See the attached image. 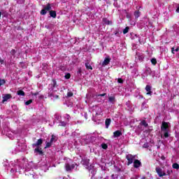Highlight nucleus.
I'll return each instance as SVG.
<instances>
[{
  "label": "nucleus",
  "instance_id": "3",
  "mask_svg": "<svg viewBox=\"0 0 179 179\" xmlns=\"http://www.w3.org/2000/svg\"><path fill=\"white\" fill-rule=\"evenodd\" d=\"M58 87V84L57 83V80L52 79V83L49 85V89L52 90V92H57V90H54V89Z\"/></svg>",
  "mask_w": 179,
  "mask_h": 179
},
{
  "label": "nucleus",
  "instance_id": "24",
  "mask_svg": "<svg viewBox=\"0 0 179 179\" xmlns=\"http://www.w3.org/2000/svg\"><path fill=\"white\" fill-rule=\"evenodd\" d=\"M115 36H117V37H120V34H121V32H120V29H117L114 31Z\"/></svg>",
  "mask_w": 179,
  "mask_h": 179
},
{
  "label": "nucleus",
  "instance_id": "31",
  "mask_svg": "<svg viewBox=\"0 0 179 179\" xmlns=\"http://www.w3.org/2000/svg\"><path fill=\"white\" fill-rule=\"evenodd\" d=\"M33 103V99H29L25 102L26 106H29V104H31Z\"/></svg>",
  "mask_w": 179,
  "mask_h": 179
},
{
  "label": "nucleus",
  "instance_id": "53",
  "mask_svg": "<svg viewBox=\"0 0 179 179\" xmlns=\"http://www.w3.org/2000/svg\"><path fill=\"white\" fill-rule=\"evenodd\" d=\"M127 17H129V16H128V15H127Z\"/></svg>",
  "mask_w": 179,
  "mask_h": 179
},
{
  "label": "nucleus",
  "instance_id": "1",
  "mask_svg": "<svg viewBox=\"0 0 179 179\" xmlns=\"http://www.w3.org/2000/svg\"><path fill=\"white\" fill-rule=\"evenodd\" d=\"M126 159L127 160V166H131L135 162V155H132L131 154L127 155Z\"/></svg>",
  "mask_w": 179,
  "mask_h": 179
},
{
  "label": "nucleus",
  "instance_id": "21",
  "mask_svg": "<svg viewBox=\"0 0 179 179\" xmlns=\"http://www.w3.org/2000/svg\"><path fill=\"white\" fill-rule=\"evenodd\" d=\"M85 68L86 69H90L91 71H93V67H92V66L90 65V63L87 62L85 63Z\"/></svg>",
  "mask_w": 179,
  "mask_h": 179
},
{
  "label": "nucleus",
  "instance_id": "28",
  "mask_svg": "<svg viewBox=\"0 0 179 179\" xmlns=\"http://www.w3.org/2000/svg\"><path fill=\"white\" fill-rule=\"evenodd\" d=\"M151 64H152V65H156V64H157V60L156 59V58H152L151 59Z\"/></svg>",
  "mask_w": 179,
  "mask_h": 179
},
{
  "label": "nucleus",
  "instance_id": "43",
  "mask_svg": "<svg viewBox=\"0 0 179 179\" xmlns=\"http://www.w3.org/2000/svg\"><path fill=\"white\" fill-rule=\"evenodd\" d=\"M171 52H172V54H174V48H171Z\"/></svg>",
  "mask_w": 179,
  "mask_h": 179
},
{
  "label": "nucleus",
  "instance_id": "33",
  "mask_svg": "<svg viewBox=\"0 0 179 179\" xmlns=\"http://www.w3.org/2000/svg\"><path fill=\"white\" fill-rule=\"evenodd\" d=\"M6 83V81H5L4 79H0V86H2Z\"/></svg>",
  "mask_w": 179,
  "mask_h": 179
},
{
  "label": "nucleus",
  "instance_id": "10",
  "mask_svg": "<svg viewBox=\"0 0 179 179\" xmlns=\"http://www.w3.org/2000/svg\"><path fill=\"white\" fill-rule=\"evenodd\" d=\"M145 90L147 92L146 94L149 96H152V87L150 85H146L145 86Z\"/></svg>",
  "mask_w": 179,
  "mask_h": 179
},
{
  "label": "nucleus",
  "instance_id": "18",
  "mask_svg": "<svg viewBox=\"0 0 179 179\" xmlns=\"http://www.w3.org/2000/svg\"><path fill=\"white\" fill-rule=\"evenodd\" d=\"M110 124H111V119L107 118L105 121L106 127L108 128V127H110Z\"/></svg>",
  "mask_w": 179,
  "mask_h": 179
},
{
  "label": "nucleus",
  "instance_id": "36",
  "mask_svg": "<svg viewBox=\"0 0 179 179\" xmlns=\"http://www.w3.org/2000/svg\"><path fill=\"white\" fill-rule=\"evenodd\" d=\"M72 96H73V92H67V97H72Z\"/></svg>",
  "mask_w": 179,
  "mask_h": 179
},
{
  "label": "nucleus",
  "instance_id": "52",
  "mask_svg": "<svg viewBox=\"0 0 179 179\" xmlns=\"http://www.w3.org/2000/svg\"><path fill=\"white\" fill-rule=\"evenodd\" d=\"M96 115H99V113H96Z\"/></svg>",
  "mask_w": 179,
  "mask_h": 179
},
{
  "label": "nucleus",
  "instance_id": "42",
  "mask_svg": "<svg viewBox=\"0 0 179 179\" xmlns=\"http://www.w3.org/2000/svg\"><path fill=\"white\" fill-rule=\"evenodd\" d=\"M161 159H162V160H166V157H164V155H162L161 157Z\"/></svg>",
  "mask_w": 179,
  "mask_h": 179
},
{
  "label": "nucleus",
  "instance_id": "39",
  "mask_svg": "<svg viewBox=\"0 0 179 179\" xmlns=\"http://www.w3.org/2000/svg\"><path fill=\"white\" fill-rule=\"evenodd\" d=\"M117 83H124V80H122V78H118L117 79Z\"/></svg>",
  "mask_w": 179,
  "mask_h": 179
},
{
  "label": "nucleus",
  "instance_id": "40",
  "mask_svg": "<svg viewBox=\"0 0 179 179\" xmlns=\"http://www.w3.org/2000/svg\"><path fill=\"white\" fill-rule=\"evenodd\" d=\"M104 96H107L106 93H103V94H101L98 95V97L101 96V97H104Z\"/></svg>",
  "mask_w": 179,
  "mask_h": 179
},
{
  "label": "nucleus",
  "instance_id": "12",
  "mask_svg": "<svg viewBox=\"0 0 179 179\" xmlns=\"http://www.w3.org/2000/svg\"><path fill=\"white\" fill-rule=\"evenodd\" d=\"M122 135V132L120 130H117L113 133V138H120Z\"/></svg>",
  "mask_w": 179,
  "mask_h": 179
},
{
  "label": "nucleus",
  "instance_id": "51",
  "mask_svg": "<svg viewBox=\"0 0 179 179\" xmlns=\"http://www.w3.org/2000/svg\"><path fill=\"white\" fill-rule=\"evenodd\" d=\"M20 64H23V62H20Z\"/></svg>",
  "mask_w": 179,
  "mask_h": 179
},
{
  "label": "nucleus",
  "instance_id": "30",
  "mask_svg": "<svg viewBox=\"0 0 179 179\" xmlns=\"http://www.w3.org/2000/svg\"><path fill=\"white\" fill-rule=\"evenodd\" d=\"M59 70L63 71V72H65V71H66V67H65L64 66L61 65L59 66Z\"/></svg>",
  "mask_w": 179,
  "mask_h": 179
},
{
  "label": "nucleus",
  "instance_id": "5",
  "mask_svg": "<svg viewBox=\"0 0 179 179\" xmlns=\"http://www.w3.org/2000/svg\"><path fill=\"white\" fill-rule=\"evenodd\" d=\"M41 145H43V138H39L35 143L32 144V147L38 148L39 146H41Z\"/></svg>",
  "mask_w": 179,
  "mask_h": 179
},
{
  "label": "nucleus",
  "instance_id": "19",
  "mask_svg": "<svg viewBox=\"0 0 179 179\" xmlns=\"http://www.w3.org/2000/svg\"><path fill=\"white\" fill-rule=\"evenodd\" d=\"M108 101L110 103H113V104H114V103H115V96H109Z\"/></svg>",
  "mask_w": 179,
  "mask_h": 179
},
{
  "label": "nucleus",
  "instance_id": "15",
  "mask_svg": "<svg viewBox=\"0 0 179 179\" xmlns=\"http://www.w3.org/2000/svg\"><path fill=\"white\" fill-rule=\"evenodd\" d=\"M49 14L51 17H53V19H55L57 17V11L55 10H49Z\"/></svg>",
  "mask_w": 179,
  "mask_h": 179
},
{
  "label": "nucleus",
  "instance_id": "22",
  "mask_svg": "<svg viewBox=\"0 0 179 179\" xmlns=\"http://www.w3.org/2000/svg\"><path fill=\"white\" fill-rule=\"evenodd\" d=\"M134 16H135L136 19H138V17H139V16H141V11H139V10H136L134 12Z\"/></svg>",
  "mask_w": 179,
  "mask_h": 179
},
{
  "label": "nucleus",
  "instance_id": "13",
  "mask_svg": "<svg viewBox=\"0 0 179 179\" xmlns=\"http://www.w3.org/2000/svg\"><path fill=\"white\" fill-rule=\"evenodd\" d=\"M102 21L104 23V24H107V25L113 24V21H110L108 19H107V17H103L102 19Z\"/></svg>",
  "mask_w": 179,
  "mask_h": 179
},
{
  "label": "nucleus",
  "instance_id": "9",
  "mask_svg": "<svg viewBox=\"0 0 179 179\" xmlns=\"http://www.w3.org/2000/svg\"><path fill=\"white\" fill-rule=\"evenodd\" d=\"M9 99H12V94H6L3 96L2 103H5V101H8Z\"/></svg>",
  "mask_w": 179,
  "mask_h": 179
},
{
  "label": "nucleus",
  "instance_id": "50",
  "mask_svg": "<svg viewBox=\"0 0 179 179\" xmlns=\"http://www.w3.org/2000/svg\"><path fill=\"white\" fill-rule=\"evenodd\" d=\"M1 15H2V13L0 12V17H1Z\"/></svg>",
  "mask_w": 179,
  "mask_h": 179
},
{
  "label": "nucleus",
  "instance_id": "6",
  "mask_svg": "<svg viewBox=\"0 0 179 179\" xmlns=\"http://www.w3.org/2000/svg\"><path fill=\"white\" fill-rule=\"evenodd\" d=\"M142 166V162L138 159H135L134 162V169H139V167Z\"/></svg>",
  "mask_w": 179,
  "mask_h": 179
},
{
  "label": "nucleus",
  "instance_id": "54",
  "mask_svg": "<svg viewBox=\"0 0 179 179\" xmlns=\"http://www.w3.org/2000/svg\"><path fill=\"white\" fill-rule=\"evenodd\" d=\"M114 1H117V0H114Z\"/></svg>",
  "mask_w": 179,
  "mask_h": 179
},
{
  "label": "nucleus",
  "instance_id": "45",
  "mask_svg": "<svg viewBox=\"0 0 179 179\" xmlns=\"http://www.w3.org/2000/svg\"><path fill=\"white\" fill-rule=\"evenodd\" d=\"M117 171H118V172L121 171V169L117 168Z\"/></svg>",
  "mask_w": 179,
  "mask_h": 179
},
{
  "label": "nucleus",
  "instance_id": "41",
  "mask_svg": "<svg viewBox=\"0 0 179 179\" xmlns=\"http://www.w3.org/2000/svg\"><path fill=\"white\" fill-rule=\"evenodd\" d=\"M55 139V138H54V135L52 136V138H50V143H52V142H54V140Z\"/></svg>",
  "mask_w": 179,
  "mask_h": 179
},
{
  "label": "nucleus",
  "instance_id": "11",
  "mask_svg": "<svg viewBox=\"0 0 179 179\" xmlns=\"http://www.w3.org/2000/svg\"><path fill=\"white\" fill-rule=\"evenodd\" d=\"M111 62V59L110 57H106L104 59V61L102 63L103 66H106V65H108L110 62Z\"/></svg>",
  "mask_w": 179,
  "mask_h": 179
},
{
  "label": "nucleus",
  "instance_id": "35",
  "mask_svg": "<svg viewBox=\"0 0 179 179\" xmlns=\"http://www.w3.org/2000/svg\"><path fill=\"white\" fill-rule=\"evenodd\" d=\"M59 126L60 127H66V122L61 121Z\"/></svg>",
  "mask_w": 179,
  "mask_h": 179
},
{
  "label": "nucleus",
  "instance_id": "46",
  "mask_svg": "<svg viewBox=\"0 0 179 179\" xmlns=\"http://www.w3.org/2000/svg\"><path fill=\"white\" fill-rule=\"evenodd\" d=\"M175 51H176V52H178V51H179V48H177L175 50Z\"/></svg>",
  "mask_w": 179,
  "mask_h": 179
},
{
  "label": "nucleus",
  "instance_id": "8",
  "mask_svg": "<svg viewBox=\"0 0 179 179\" xmlns=\"http://www.w3.org/2000/svg\"><path fill=\"white\" fill-rule=\"evenodd\" d=\"M65 168L66 171H71V170H73V169H75V164L71 165L69 164H66Z\"/></svg>",
  "mask_w": 179,
  "mask_h": 179
},
{
  "label": "nucleus",
  "instance_id": "34",
  "mask_svg": "<svg viewBox=\"0 0 179 179\" xmlns=\"http://www.w3.org/2000/svg\"><path fill=\"white\" fill-rule=\"evenodd\" d=\"M65 79H71V73H67L65 76H64Z\"/></svg>",
  "mask_w": 179,
  "mask_h": 179
},
{
  "label": "nucleus",
  "instance_id": "7",
  "mask_svg": "<svg viewBox=\"0 0 179 179\" xmlns=\"http://www.w3.org/2000/svg\"><path fill=\"white\" fill-rule=\"evenodd\" d=\"M169 128V123L166 122H163L161 126L162 131H168L167 129Z\"/></svg>",
  "mask_w": 179,
  "mask_h": 179
},
{
  "label": "nucleus",
  "instance_id": "37",
  "mask_svg": "<svg viewBox=\"0 0 179 179\" xmlns=\"http://www.w3.org/2000/svg\"><path fill=\"white\" fill-rule=\"evenodd\" d=\"M166 173H167L166 176H170L171 174V173H173V170L168 169Z\"/></svg>",
  "mask_w": 179,
  "mask_h": 179
},
{
  "label": "nucleus",
  "instance_id": "48",
  "mask_svg": "<svg viewBox=\"0 0 179 179\" xmlns=\"http://www.w3.org/2000/svg\"><path fill=\"white\" fill-rule=\"evenodd\" d=\"M141 179H146V177L143 176L141 178Z\"/></svg>",
  "mask_w": 179,
  "mask_h": 179
},
{
  "label": "nucleus",
  "instance_id": "38",
  "mask_svg": "<svg viewBox=\"0 0 179 179\" xmlns=\"http://www.w3.org/2000/svg\"><path fill=\"white\" fill-rule=\"evenodd\" d=\"M10 53L11 55H15V54H16V50L13 49V50H11Z\"/></svg>",
  "mask_w": 179,
  "mask_h": 179
},
{
  "label": "nucleus",
  "instance_id": "17",
  "mask_svg": "<svg viewBox=\"0 0 179 179\" xmlns=\"http://www.w3.org/2000/svg\"><path fill=\"white\" fill-rule=\"evenodd\" d=\"M34 152L36 153H38V155H43V150H41V148H39L38 147L35 148L34 150Z\"/></svg>",
  "mask_w": 179,
  "mask_h": 179
},
{
  "label": "nucleus",
  "instance_id": "2",
  "mask_svg": "<svg viewBox=\"0 0 179 179\" xmlns=\"http://www.w3.org/2000/svg\"><path fill=\"white\" fill-rule=\"evenodd\" d=\"M52 8H51V4L50 3H48L46 6H45L43 8V9H42L41 10V15H42L43 16H44L45 15H47V11H50L51 10Z\"/></svg>",
  "mask_w": 179,
  "mask_h": 179
},
{
  "label": "nucleus",
  "instance_id": "23",
  "mask_svg": "<svg viewBox=\"0 0 179 179\" xmlns=\"http://www.w3.org/2000/svg\"><path fill=\"white\" fill-rule=\"evenodd\" d=\"M17 94L18 96H25L26 94L24 93V91H23V90H18L17 92Z\"/></svg>",
  "mask_w": 179,
  "mask_h": 179
},
{
  "label": "nucleus",
  "instance_id": "27",
  "mask_svg": "<svg viewBox=\"0 0 179 179\" xmlns=\"http://www.w3.org/2000/svg\"><path fill=\"white\" fill-rule=\"evenodd\" d=\"M52 145V143H51L50 141L46 143V145L45 146V149H48V148H51Z\"/></svg>",
  "mask_w": 179,
  "mask_h": 179
},
{
  "label": "nucleus",
  "instance_id": "26",
  "mask_svg": "<svg viewBox=\"0 0 179 179\" xmlns=\"http://www.w3.org/2000/svg\"><path fill=\"white\" fill-rule=\"evenodd\" d=\"M129 31V27H126L125 29H123V34H127Z\"/></svg>",
  "mask_w": 179,
  "mask_h": 179
},
{
  "label": "nucleus",
  "instance_id": "16",
  "mask_svg": "<svg viewBox=\"0 0 179 179\" xmlns=\"http://www.w3.org/2000/svg\"><path fill=\"white\" fill-rule=\"evenodd\" d=\"M89 162H90V159H84L82 160V164H83V166H86L87 167H89Z\"/></svg>",
  "mask_w": 179,
  "mask_h": 179
},
{
  "label": "nucleus",
  "instance_id": "20",
  "mask_svg": "<svg viewBox=\"0 0 179 179\" xmlns=\"http://www.w3.org/2000/svg\"><path fill=\"white\" fill-rule=\"evenodd\" d=\"M141 125H143V127H145V128H148V127H149V124L146 122V120H142L141 122Z\"/></svg>",
  "mask_w": 179,
  "mask_h": 179
},
{
  "label": "nucleus",
  "instance_id": "29",
  "mask_svg": "<svg viewBox=\"0 0 179 179\" xmlns=\"http://www.w3.org/2000/svg\"><path fill=\"white\" fill-rule=\"evenodd\" d=\"M102 149H104L105 150L108 148V145L106 143H102L101 144Z\"/></svg>",
  "mask_w": 179,
  "mask_h": 179
},
{
  "label": "nucleus",
  "instance_id": "25",
  "mask_svg": "<svg viewBox=\"0 0 179 179\" xmlns=\"http://www.w3.org/2000/svg\"><path fill=\"white\" fill-rule=\"evenodd\" d=\"M173 169H175L176 170H178L179 169V164L177 163H174L172 165Z\"/></svg>",
  "mask_w": 179,
  "mask_h": 179
},
{
  "label": "nucleus",
  "instance_id": "49",
  "mask_svg": "<svg viewBox=\"0 0 179 179\" xmlns=\"http://www.w3.org/2000/svg\"><path fill=\"white\" fill-rule=\"evenodd\" d=\"M69 117H71V116L68 115V117H67L68 120H69Z\"/></svg>",
  "mask_w": 179,
  "mask_h": 179
},
{
  "label": "nucleus",
  "instance_id": "32",
  "mask_svg": "<svg viewBox=\"0 0 179 179\" xmlns=\"http://www.w3.org/2000/svg\"><path fill=\"white\" fill-rule=\"evenodd\" d=\"M164 138H169V130L164 131Z\"/></svg>",
  "mask_w": 179,
  "mask_h": 179
},
{
  "label": "nucleus",
  "instance_id": "4",
  "mask_svg": "<svg viewBox=\"0 0 179 179\" xmlns=\"http://www.w3.org/2000/svg\"><path fill=\"white\" fill-rule=\"evenodd\" d=\"M156 173H157L159 177H164V176H167V174L165 173L164 171H163V169L160 167H157L155 169Z\"/></svg>",
  "mask_w": 179,
  "mask_h": 179
},
{
  "label": "nucleus",
  "instance_id": "14",
  "mask_svg": "<svg viewBox=\"0 0 179 179\" xmlns=\"http://www.w3.org/2000/svg\"><path fill=\"white\" fill-rule=\"evenodd\" d=\"M48 97H52L55 100H58L59 99V95H55L54 94V91L51 93H48Z\"/></svg>",
  "mask_w": 179,
  "mask_h": 179
},
{
  "label": "nucleus",
  "instance_id": "47",
  "mask_svg": "<svg viewBox=\"0 0 179 179\" xmlns=\"http://www.w3.org/2000/svg\"><path fill=\"white\" fill-rule=\"evenodd\" d=\"M37 94H38V92L33 94L34 96H37Z\"/></svg>",
  "mask_w": 179,
  "mask_h": 179
},
{
  "label": "nucleus",
  "instance_id": "44",
  "mask_svg": "<svg viewBox=\"0 0 179 179\" xmlns=\"http://www.w3.org/2000/svg\"><path fill=\"white\" fill-rule=\"evenodd\" d=\"M0 64H1V65L3 64V59H0Z\"/></svg>",
  "mask_w": 179,
  "mask_h": 179
}]
</instances>
